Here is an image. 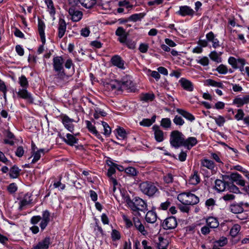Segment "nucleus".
Listing matches in <instances>:
<instances>
[{
	"instance_id": "17",
	"label": "nucleus",
	"mask_w": 249,
	"mask_h": 249,
	"mask_svg": "<svg viewBox=\"0 0 249 249\" xmlns=\"http://www.w3.org/2000/svg\"><path fill=\"white\" fill-rule=\"evenodd\" d=\"M17 94L19 97L27 100L30 103L33 102V98H32L31 94L28 92L26 89H19Z\"/></svg>"
},
{
	"instance_id": "63",
	"label": "nucleus",
	"mask_w": 249,
	"mask_h": 249,
	"mask_svg": "<svg viewBox=\"0 0 249 249\" xmlns=\"http://www.w3.org/2000/svg\"><path fill=\"white\" fill-rule=\"evenodd\" d=\"M148 45L146 44L142 43L139 47V50L142 53H145L148 50Z\"/></svg>"
},
{
	"instance_id": "39",
	"label": "nucleus",
	"mask_w": 249,
	"mask_h": 249,
	"mask_svg": "<svg viewBox=\"0 0 249 249\" xmlns=\"http://www.w3.org/2000/svg\"><path fill=\"white\" fill-rule=\"evenodd\" d=\"M154 95L152 93H145L142 94L141 95V99L142 101L147 102L149 101H152L154 98Z\"/></svg>"
},
{
	"instance_id": "44",
	"label": "nucleus",
	"mask_w": 249,
	"mask_h": 249,
	"mask_svg": "<svg viewBox=\"0 0 249 249\" xmlns=\"http://www.w3.org/2000/svg\"><path fill=\"white\" fill-rule=\"evenodd\" d=\"M240 230V226L237 224L234 225L230 231V234L232 237H235L237 235Z\"/></svg>"
},
{
	"instance_id": "40",
	"label": "nucleus",
	"mask_w": 249,
	"mask_h": 249,
	"mask_svg": "<svg viewBox=\"0 0 249 249\" xmlns=\"http://www.w3.org/2000/svg\"><path fill=\"white\" fill-rule=\"evenodd\" d=\"M56 72V74H55V78L60 80H64L67 77L66 75L64 72V70L63 69L60 70V71H55Z\"/></svg>"
},
{
	"instance_id": "42",
	"label": "nucleus",
	"mask_w": 249,
	"mask_h": 249,
	"mask_svg": "<svg viewBox=\"0 0 249 249\" xmlns=\"http://www.w3.org/2000/svg\"><path fill=\"white\" fill-rule=\"evenodd\" d=\"M19 84L22 87L25 89L28 87V81L24 75H22L19 78Z\"/></svg>"
},
{
	"instance_id": "15",
	"label": "nucleus",
	"mask_w": 249,
	"mask_h": 249,
	"mask_svg": "<svg viewBox=\"0 0 249 249\" xmlns=\"http://www.w3.org/2000/svg\"><path fill=\"white\" fill-rule=\"evenodd\" d=\"M58 26V36L60 38H61L65 35L66 31L67 24L64 19L60 18Z\"/></svg>"
},
{
	"instance_id": "58",
	"label": "nucleus",
	"mask_w": 249,
	"mask_h": 249,
	"mask_svg": "<svg viewBox=\"0 0 249 249\" xmlns=\"http://www.w3.org/2000/svg\"><path fill=\"white\" fill-rule=\"evenodd\" d=\"M244 116V113L242 109H239L237 110V113L235 116V118L239 121L243 119Z\"/></svg>"
},
{
	"instance_id": "59",
	"label": "nucleus",
	"mask_w": 249,
	"mask_h": 249,
	"mask_svg": "<svg viewBox=\"0 0 249 249\" xmlns=\"http://www.w3.org/2000/svg\"><path fill=\"white\" fill-rule=\"evenodd\" d=\"M18 187L14 183H11L8 187V190L11 193H14L17 191Z\"/></svg>"
},
{
	"instance_id": "27",
	"label": "nucleus",
	"mask_w": 249,
	"mask_h": 249,
	"mask_svg": "<svg viewBox=\"0 0 249 249\" xmlns=\"http://www.w3.org/2000/svg\"><path fill=\"white\" fill-rule=\"evenodd\" d=\"M197 142V141L195 137H191L186 140L184 139V142H183V146L186 147L188 149H190L193 146H195Z\"/></svg>"
},
{
	"instance_id": "2",
	"label": "nucleus",
	"mask_w": 249,
	"mask_h": 249,
	"mask_svg": "<svg viewBox=\"0 0 249 249\" xmlns=\"http://www.w3.org/2000/svg\"><path fill=\"white\" fill-rule=\"evenodd\" d=\"M178 199L183 205H194L199 202V198L190 193H182L178 196Z\"/></svg>"
},
{
	"instance_id": "30",
	"label": "nucleus",
	"mask_w": 249,
	"mask_h": 249,
	"mask_svg": "<svg viewBox=\"0 0 249 249\" xmlns=\"http://www.w3.org/2000/svg\"><path fill=\"white\" fill-rule=\"evenodd\" d=\"M45 2L51 16L53 18V19H54V16L55 14V10L52 0H45Z\"/></svg>"
},
{
	"instance_id": "54",
	"label": "nucleus",
	"mask_w": 249,
	"mask_h": 249,
	"mask_svg": "<svg viewBox=\"0 0 249 249\" xmlns=\"http://www.w3.org/2000/svg\"><path fill=\"white\" fill-rule=\"evenodd\" d=\"M102 125L104 128V134L106 135H109L111 133V128L108 124L105 122H102Z\"/></svg>"
},
{
	"instance_id": "13",
	"label": "nucleus",
	"mask_w": 249,
	"mask_h": 249,
	"mask_svg": "<svg viewBox=\"0 0 249 249\" xmlns=\"http://www.w3.org/2000/svg\"><path fill=\"white\" fill-rule=\"evenodd\" d=\"M42 221L40 223V227L42 230H44L50 221V213L49 212L46 210L43 212Z\"/></svg>"
},
{
	"instance_id": "5",
	"label": "nucleus",
	"mask_w": 249,
	"mask_h": 249,
	"mask_svg": "<svg viewBox=\"0 0 249 249\" xmlns=\"http://www.w3.org/2000/svg\"><path fill=\"white\" fill-rule=\"evenodd\" d=\"M170 142L171 145L176 148L183 146L184 142L183 134L178 130L172 131L170 135Z\"/></svg>"
},
{
	"instance_id": "16",
	"label": "nucleus",
	"mask_w": 249,
	"mask_h": 249,
	"mask_svg": "<svg viewBox=\"0 0 249 249\" xmlns=\"http://www.w3.org/2000/svg\"><path fill=\"white\" fill-rule=\"evenodd\" d=\"M116 35L119 36L118 40L122 43L125 42L127 34L125 33L124 29L122 27L117 28L115 32Z\"/></svg>"
},
{
	"instance_id": "31",
	"label": "nucleus",
	"mask_w": 249,
	"mask_h": 249,
	"mask_svg": "<svg viewBox=\"0 0 249 249\" xmlns=\"http://www.w3.org/2000/svg\"><path fill=\"white\" fill-rule=\"evenodd\" d=\"M96 3V0H79V3L86 8H92Z\"/></svg>"
},
{
	"instance_id": "35",
	"label": "nucleus",
	"mask_w": 249,
	"mask_h": 249,
	"mask_svg": "<svg viewBox=\"0 0 249 249\" xmlns=\"http://www.w3.org/2000/svg\"><path fill=\"white\" fill-rule=\"evenodd\" d=\"M20 171V170L17 166H13L10 170V177L13 178H17L19 175Z\"/></svg>"
},
{
	"instance_id": "22",
	"label": "nucleus",
	"mask_w": 249,
	"mask_h": 249,
	"mask_svg": "<svg viewBox=\"0 0 249 249\" xmlns=\"http://www.w3.org/2000/svg\"><path fill=\"white\" fill-rule=\"evenodd\" d=\"M153 129L154 131V136L156 140L158 142H161L164 139L163 132L159 129L158 126H153Z\"/></svg>"
},
{
	"instance_id": "24",
	"label": "nucleus",
	"mask_w": 249,
	"mask_h": 249,
	"mask_svg": "<svg viewBox=\"0 0 249 249\" xmlns=\"http://www.w3.org/2000/svg\"><path fill=\"white\" fill-rule=\"evenodd\" d=\"M145 220L147 223H154L157 219L156 213L153 211H149L146 214Z\"/></svg>"
},
{
	"instance_id": "8",
	"label": "nucleus",
	"mask_w": 249,
	"mask_h": 249,
	"mask_svg": "<svg viewBox=\"0 0 249 249\" xmlns=\"http://www.w3.org/2000/svg\"><path fill=\"white\" fill-rule=\"evenodd\" d=\"M51 244V238L49 236H47L35 245L31 249H48Z\"/></svg>"
},
{
	"instance_id": "26",
	"label": "nucleus",
	"mask_w": 249,
	"mask_h": 249,
	"mask_svg": "<svg viewBox=\"0 0 249 249\" xmlns=\"http://www.w3.org/2000/svg\"><path fill=\"white\" fill-rule=\"evenodd\" d=\"M227 185L228 183L220 179H216L215 181V188L218 192L225 191L227 187Z\"/></svg>"
},
{
	"instance_id": "50",
	"label": "nucleus",
	"mask_w": 249,
	"mask_h": 249,
	"mask_svg": "<svg viewBox=\"0 0 249 249\" xmlns=\"http://www.w3.org/2000/svg\"><path fill=\"white\" fill-rule=\"evenodd\" d=\"M174 176L171 173H168L164 176L163 179L165 183H170L173 182Z\"/></svg>"
},
{
	"instance_id": "20",
	"label": "nucleus",
	"mask_w": 249,
	"mask_h": 249,
	"mask_svg": "<svg viewBox=\"0 0 249 249\" xmlns=\"http://www.w3.org/2000/svg\"><path fill=\"white\" fill-rule=\"evenodd\" d=\"M244 203L241 202L238 204H233L230 205V209L231 212L234 213H240L243 212V208Z\"/></svg>"
},
{
	"instance_id": "12",
	"label": "nucleus",
	"mask_w": 249,
	"mask_h": 249,
	"mask_svg": "<svg viewBox=\"0 0 249 249\" xmlns=\"http://www.w3.org/2000/svg\"><path fill=\"white\" fill-rule=\"evenodd\" d=\"M69 13L71 16L72 21L77 22L79 21L82 17V13L78 10H75L73 7L70 8L69 9Z\"/></svg>"
},
{
	"instance_id": "28",
	"label": "nucleus",
	"mask_w": 249,
	"mask_h": 249,
	"mask_svg": "<svg viewBox=\"0 0 249 249\" xmlns=\"http://www.w3.org/2000/svg\"><path fill=\"white\" fill-rule=\"evenodd\" d=\"M63 140L66 143L71 146L77 143L78 141V139L76 138L75 136L71 134H67L66 138H64Z\"/></svg>"
},
{
	"instance_id": "36",
	"label": "nucleus",
	"mask_w": 249,
	"mask_h": 249,
	"mask_svg": "<svg viewBox=\"0 0 249 249\" xmlns=\"http://www.w3.org/2000/svg\"><path fill=\"white\" fill-rule=\"evenodd\" d=\"M145 14L143 13L133 14L129 17L128 20L134 22L140 21L145 16Z\"/></svg>"
},
{
	"instance_id": "46",
	"label": "nucleus",
	"mask_w": 249,
	"mask_h": 249,
	"mask_svg": "<svg viewBox=\"0 0 249 249\" xmlns=\"http://www.w3.org/2000/svg\"><path fill=\"white\" fill-rule=\"evenodd\" d=\"M107 115L106 112L100 109L97 108L95 110V113L93 114L95 119H97L99 118L100 116L105 117Z\"/></svg>"
},
{
	"instance_id": "37",
	"label": "nucleus",
	"mask_w": 249,
	"mask_h": 249,
	"mask_svg": "<svg viewBox=\"0 0 249 249\" xmlns=\"http://www.w3.org/2000/svg\"><path fill=\"white\" fill-rule=\"evenodd\" d=\"M41 153L44 154L45 153V149H40L39 150L37 151L36 152H35L33 153V156L34 157V158L32 161V163H35L40 159L41 157Z\"/></svg>"
},
{
	"instance_id": "29",
	"label": "nucleus",
	"mask_w": 249,
	"mask_h": 249,
	"mask_svg": "<svg viewBox=\"0 0 249 249\" xmlns=\"http://www.w3.org/2000/svg\"><path fill=\"white\" fill-rule=\"evenodd\" d=\"M177 111L179 114L181 115L183 117H184L185 118L189 120L191 122L193 121L195 119V117L192 114L185 110L178 108L177 109Z\"/></svg>"
},
{
	"instance_id": "3",
	"label": "nucleus",
	"mask_w": 249,
	"mask_h": 249,
	"mask_svg": "<svg viewBox=\"0 0 249 249\" xmlns=\"http://www.w3.org/2000/svg\"><path fill=\"white\" fill-rule=\"evenodd\" d=\"M130 209L132 211V214L133 215V221L135 227L142 235H146L148 232L145 229L144 226L142 223L139 218V217L141 216V214L140 213V210H134V209Z\"/></svg>"
},
{
	"instance_id": "43",
	"label": "nucleus",
	"mask_w": 249,
	"mask_h": 249,
	"mask_svg": "<svg viewBox=\"0 0 249 249\" xmlns=\"http://www.w3.org/2000/svg\"><path fill=\"white\" fill-rule=\"evenodd\" d=\"M86 123L89 130L93 134L97 135L98 134V131L96 130L95 126L92 124L91 122L89 121H86Z\"/></svg>"
},
{
	"instance_id": "23",
	"label": "nucleus",
	"mask_w": 249,
	"mask_h": 249,
	"mask_svg": "<svg viewBox=\"0 0 249 249\" xmlns=\"http://www.w3.org/2000/svg\"><path fill=\"white\" fill-rule=\"evenodd\" d=\"M227 243V238L222 236L218 240L214 242L212 249H220V247L224 246Z\"/></svg>"
},
{
	"instance_id": "10",
	"label": "nucleus",
	"mask_w": 249,
	"mask_h": 249,
	"mask_svg": "<svg viewBox=\"0 0 249 249\" xmlns=\"http://www.w3.org/2000/svg\"><path fill=\"white\" fill-rule=\"evenodd\" d=\"M61 118L62 123L64 125L65 127L70 132H72L74 130V125L72 124L74 120L70 118L67 115L63 116Z\"/></svg>"
},
{
	"instance_id": "1",
	"label": "nucleus",
	"mask_w": 249,
	"mask_h": 249,
	"mask_svg": "<svg viewBox=\"0 0 249 249\" xmlns=\"http://www.w3.org/2000/svg\"><path fill=\"white\" fill-rule=\"evenodd\" d=\"M107 88L111 91L114 92H121L124 90L134 89V84L132 81L127 77H124L121 81L117 80L112 81L107 84Z\"/></svg>"
},
{
	"instance_id": "41",
	"label": "nucleus",
	"mask_w": 249,
	"mask_h": 249,
	"mask_svg": "<svg viewBox=\"0 0 249 249\" xmlns=\"http://www.w3.org/2000/svg\"><path fill=\"white\" fill-rule=\"evenodd\" d=\"M213 119L215 120L216 124L219 126H223L226 122L225 118L221 115H219L217 117H213Z\"/></svg>"
},
{
	"instance_id": "55",
	"label": "nucleus",
	"mask_w": 249,
	"mask_h": 249,
	"mask_svg": "<svg viewBox=\"0 0 249 249\" xmlns=\"http://www.w3.org/2000/svg\"><path fill=\"white\" fill-rule=\"evenodd\" d=\"M141 125L149 126L152 124V121L149 119H144L140 123Z\"/></svg>"
},
{
	"instance_id": "7",
	"label": "nucleus",
	"mask_w": 249,
	"mask_h": 249,
	"mask_svg": "<svg viewBox=\"0 0 249 249\" xmlns=\"http://www.w3.org/2000/svg\"><path fill=\"white\" fill-rule=\"evenodd\" d=\"M177 226V221L174 216H170L164 220L162 226L164 229L170 230L175 228Z\"/></svg>"
},
{
	"instance_id": "60",
	"label": "nucleus",
	"mask_w": 249,
	"mask_h": 249,
	"mask_svg": "<svg viewBox=\"0 0 249 249\" xmlns=\"http://www.w3.org/2000/svg\"><path fill=\"white\" fill-rule=\"evenodd\" d=\"M228 62L230 65H231L233 68H237L239 66H237L236 59L233 57H230L229 58Z\"/></svg>"
},
{
	"instance_id": "14",
	"label": "nucleus",
	"mask_w": 249,
	"mask_h": 249,
	"mask_svg": "<svg viewBox=\"0 0 249 249\" xmlns=\"http://www.w3.org/2000/svg\"><path fill=\"white\" fill-rule=\"evenodd\" d=\"M179 82L184 89L190 92L193 91L194 85L189 80L184 78H181L179 80Z\"/></svg>"
},
{
	"instance_id": "32",
	"label": "nucleus",
	"mask_w": 249,
	"mask_h": 249,
	"mask_svg": "<svg viewBox=\"0 0 249 249\" xmlns=\"http://www.w3.org/2000/svg\"><path fill=\"white\" fill-rule=\"evenodd\" d=\"M207 225L211 228H216L219 225V222L215 218L210 217L206 220Z\"/></svg>"
},
{
	"instance_id": "34",
	"label": "nucleus",
	"mask_w": 249,
	"mask_h": 249,
	"mask_svg": "<svg viewBox=\"0 0 249 249\" xmlns=\"http://www.w3.org/2000/svg\"><path fill=\"white\" fill-rule=\"evenodd\" d=\"M200 178L196 171H194V174L191 176L189 179V182L192 185H196L200 182Z\"/></svg>"
},
{
	"instance_id": "64",
	"label": "nucleus",
	"mask_w": 249,
	"mask_h": 249,
	"mask_svg": "<svg viewBox=\"0 0 249 249\" xmlns=\"http://www.w3.org/2000/svg\"><path fill=\"white\" fill-rule=\"evenodd\" d=\"M126 45L130 49H134L136 47V43L134 41H133L132 40H126L125 42Z\"/></svg>"
},
{
	"instance_id": "11",
	"label": "nucleus",
	"mask_w": 249,
	"mask_h": 249,
	"mask_svg": "<svg viewBox=\"0 0 249 249\" xmlns=\"http://www.w3.org/2000/svg\"><path fill=\"white\" fill-rule=\"evenodd\" d=\"M64 59L61 56H56L53 59V67L55 71H60L64 69Z\"/></svg>"
},
{
	"instance_id": "18",
	"label": "nucleus",
	"mask_w": 249,
	"mask_h": 249,
	"mask_svg": "<svg viewBox=\"0 0 249 249\" xmlns=\"http://www.w3.org/2000/svg\"><path fill=\"white\" fill-rule=\"evenodd\" d=\"M31 195L30 194H26L24 195V197L20 201L19 204V209L21 211L25 207L29 205L31 202Z\"/></svg>"
},
{
	"instance_id": "38",
	"label": "nucleus",
	"mask_w": 249,
	"mask_h": 249,
	"mask_svg": "<svg viewBox=\"0 0 249 249\" xmlns=\"http://www.w3.org/2000/svg\"><path fill=\"white\" fill-rule=\"evenodd\" d=\"M205 83L208 86H211L215 87H218L223 88V84L221 82H218L216 81H215L214 80H213L211 79H209L206 80Z\"/></svg>"
},
{
	"instance_id": "57",
	"label": "nucleus",
	"mask_w": 249,
	"mask_h": 249,
	"mask_svg": "<svg viewBox=\"0 0 249 249\" xmlns=\"http://www.w3.org/2000/svg\"><path fill=\"white\" fill-rule=\"evenodd\" d=\"M170 205L171 202L168 200H167L166 201L162 202L160 204L159 209L162 210H166L170 206Z\"/></svg>"
},
{
	"instance_id": "45",
	"label": "nucleus",
	"mask_w": 249,
	"mask_h": 249,
	"mask_svg": "<svg viewBox=\"0 0 249 249\" xmlns=\"http://www.w3.org/2000/svg\"><path fill=\"white\" fill-rule=\"evenodd\" d=\"M209 56L212 60L217 63H219L221 61V58L219 57L218 54L215 51L211 52Z\"/></svg>"
},
{
	"instance_id": "33",
	"label": "nucleus",
	"mask_w": 249,
	"mask_h": 249,
	"mask_svg": "<svg viewBox=\"0 0 249 249\" xmlns=\"http://www.w3.org/2000/svg\"><path fill=\"white\" fill-rule=\"evenodd\" d=\"M201 166L210 170L213 169L214 167L213 161L207 159H203L201 160Z\"/></svg>"
},
{
	"instance_id": "25",
	"label": "nucleus",
	"mask_w": 249,
	"mask_h": 249,
	"mask_svg": "<svg viewBox=\"0 0 249 249\" xmlns=\"http://www.w3.org/2000/svg\"><path fill=\"white\" fill-rule=\"evenodd\" d=\"M45 24L43 21L39 20L38 22V30L43 44L45 42V36L44 33Z\"/></svg>"
},
{
	"instance_id": "21",
	"label": "nucleus",
	"mask_w": 249,
	"mask_h": 249,
	"mask_svg": "<svg viewBox=\"0 0 249 249\" xmlns=\"http://www.w3.org/2000/svg\"><path fill=\"white\" fill-rule=\"evenodd\" d=\"M178 14L182 16H192L194 13V10L187 6L180 7Z\"/></svg>"
},
{
	"instance_id": "49",
	"label": "nucleus",
	"mask_w": 249,
	"mask_h": 249,
	"mask_svg": "<svg viewBox=\"0 0 249 249\" xmlns=\"http://www.w3.org/2000/svg\"><path fill=\"white\" fill-rule=\"evenodd\" d=\"M125 172L130 176H135L137 174L136 169L132 167H129L125 169Z\"/></svg>"
},
{
	"instance_id": "47",
	"label": "nucleus",
	"mask_w": 249,
	"mask_h": 249,
	"mask_svg": "<svg viewBox=\"0 0 249 249\" xmlns=\"http://www.w3.org/2000/svg\"><path fill=\"white\" fill-rule=\"evenodd\" d=\"M171 122L169 118H163L161 121V125L165 128H169L171 126Z\"/></svg>"
},
{
	"instance_id": "61",
	"label": "nucleus",
	"mask_w": 249,
	"mask_h": 249,
	"mask_svg": "<svg viewBox=\"0 0 249 249\" xmlns=\"http://www.w3.org/2000/svg\"><path fill=\"white\" fill-rule=\"evenodd\" d=\"M111 236L113 240H118L120 238V233L115 230L112 231Z\"/></svg>"
},
{
	"instance_id": "48",
	"label": "nucleus",
	"mask_w": 249,
	"mask_h": 249,
	"mask_svg": "<svg viewBox=\"0 0 249 249\" xmlns=\"http://www.w3.org/2000/svg\"><path fill=\"white\" fill-rule=\"evenodd\" d=\"M227 188L230 192H233L234 193H238L239 192L238 188L233 183H228Z\"/></svg>"
},
{
	"instance_id": "6",
	"label": "nucleus",
	"mask_w": 249,
	"mask_h": 249,
	"mask_svg": "<svg viewBox=\"0 0 249 249\" xmlns=\"http://www.w3.org/2000/svg\"><path fill=\"white\" fill-rule=\"evenodd\" d=\"M139 188L144 194L150 196H153L158 191V189L154 183L147 181L141 183Z\"/></svg>"
},
{
	"instance_id": "53",
	"label": "nucleus",
	"mask_w": 249,
	"mask_h": 249,
	"mask_svg": "<svg viewBox=\"0 0 249 249\" xmlns=\"http://www.w3.org/2000/svg\"><path fill=\"white\" fill-rule=\"evenodd\" d=\"M220 74H226L228 72V69L227 68L221 64L220 65H219L217 68H216V70Z\"/></svg>"
},
{
	"instance_id": "56",
	"label": "nucleus",
	"mask_w": 249,
	"mask_h": 249,
	"mask_svg": "<svg viewBox=\"0 0 249 249\" xmlns=\"http://www.w3.org/2000/svg\"><path fill=\"white\" fill-rule=\"evenodd\" d=\"M123 219L128 228L131 227L134 224L133 222H132L125 215H123Z\"/></svg>"
},
{
	"instance_id": "62",
	"label": "nucleus",
	"mask_w": 249,
	"mask_h": 249,
	"mask_svg": "<svg viewBox=\"0 0 249 249\" xmlns=\"http://www.w3.org/2000/svg\"><path fill=\"white\" fill-rule=\"evenodd\" d=\"M209 59L207 57H203L198 61H197V63L200 64L203 66H207L209 64Z\"/></svg>"
},
{
	"instance_id": "51",
	"label": "nucleus",
	"mask_w": 249,
	"mask_h": 249,
	"mask_svg": "<svg viewBox=\"0 0 249 249\" xmlns=\"http://www.w3.org/2000/svg\"><path fill=\"white\" fill-rule=\"evenodd\" d=\"M173 122L176 125H182L184 124V121L182 118L178 115H176L175 117L173 119Z\"/></svg>"
},
{
	"instance_id": "52",
	"label": "nucleus",
	"mask_w": 249,
	"mask_h": 249,
	"mask_svg": "<svg viewBox=\"0 0 249 249\" xmlns=\"http://www.w3.org/2000/svg\"><path fill=\"white\" fill-rule=\"evenodd\" d=\"M117 134L122 139H124L126 137V133L125 130L122 127H119L117 129Z\"/></svg>"
},
{
	"instance_id": "19",
	"label": "nucleus",
	"mask_w": 249,
	"mask_h": 249,
	"mask_svg": "<svg viewBox=\"0 0 249 249\" xmlns=\"http://www.w3.org/2000/svg\"><path fill=\"white\" fill-rule=\"evenodd\" d=\"M112 64L115 66L117 67L118 68L124 69V61L122 59V58L118 55H116L113 56L111 59Z\"/></svg>"
},
{
	"instance_id": "4",
	"label": "nucleus",
	"mask_w": 249,
	"mask_h": 249,
	"mask_svg": "<svg viewBox=\"0 0 249 249\" xmlns=\"http://www.w3.org/2000/svg\"><path fill=\"white\" fill-rule=\"evenodd\" d=\"M127 204L130 209L140 210L145 212L147 210V206L145 202L140 197H135L132 200H128Z\"/></svg>"
},
{
	"instance_id": "9",
	"label": "nucleus",
	"mask_w": 249,
	"mask_h": 249,
	"mask_svg": "<svg viewBox=\"0 0 249 249\" xmlns=\"http://www.w3.org/2000/svg\"><path fill=\"white\" fill-rule=\"evenodd\" d=\"M249 103V95H246L242 97H236L233 100V104L240 107L245 104Z\"/></svg>"
}]
</instances>
